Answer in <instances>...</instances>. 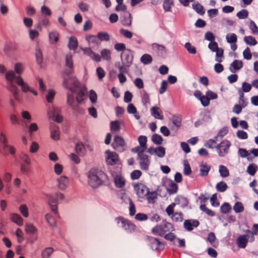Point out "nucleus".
Segmentation results:
<instances>
[{"label":"nucleus","instance_id":"15","mask_svg":"<svg viewBox=\"0 0 258 258\" xmlns=\"http://www.w3.org/2000/svg\"><path fill=\"white\" fill-rule=\"evenodd\" d=\"M149 241L151 244L152 247L157 251L162 250L164 248V244L160 241L158 238L151 237Z\"/></svg>","mask_w":258,"mask_h":258},{"label":"nucleus","instance_id":"32","mask_svg":"<svg viewBox=\"0 0 258 258\" xmlns=\"http://www.w3.org/2000/svg\"><path fill=\"white\" fill-rule=\"evenodd\" d=\"M146 197L149 203L154 204L157 199V194L155 191L150 192L149 191Z\"/></svg>","mask_w":258,"mask_h":258},{"label":"nucleus","instance_id":"35","mask_svg":"<svg viewBox=\"0 0 258 258\" xmlns=\"http://www.w3.org/2000/svg\"><path fill=\"white\" fill-rule=\"evenodd\" d=\"M216 188L218 191L223 192L227 190L228 185L225 182L220 181L217 183Z\"/></svg>","mask_w":258,"mask_h":258},{"label":"nucleus","instance_id":"44","mask_svg":"<svg viewBox=\"0 0 258 258\" xmlns=\"http://www.w3.org/2000/svg\"><path fill=\"white\" fill-rule=\"evenodd\" d=\"M193 9L199 14L203 15L205 14V9L204 7L200 4H194L192 5Z\"/></svg>","mask_w":258,"mask_h":258},{"label":"nucleus","instance_id":"38","mask_svg":"<svg viewBox=\"0 0 258 258\" xmlns=\"http://www.w3.org/2000/svg\"><path fill=\"white\" fill-rule=\"evenodd\" d=\"M216 54V61L218 62H221L223 61L224 58V50L222 48H220L217 51H215Z\"/></svg>","mask_w":258,"mask_h":258},{"label":"nucleus","instance_id":"47","mask_svg":"<svg viewBox=\"0 0 258 258\" xmlns=\"http://www.w3.org/2000/svg\"><path fill=\"white\" fill-rule=\"evenodd\" d=\"M122 23L124 26H131L132 24V16L130 13H126V16L122 21Z\"/></svg>","mask_w":258,"mask_h":258},{"label":"nucleus","instance_id":"4","mask_svg":"<svg viewBox=\"0 0 258 258\" xmlns=\"http://www.w3.org/2000/svg\"><path fill=\"white\" fill-rule=\"evenodd\" d=\"M174 230V227L170 223L165 222L157 225L152 229V233L159 236H164L167 232Z\"/></svg>","mask_w":258,"mask_h":258},{"label":"nucleus","instance_id":"29","mask_svg":"<svg viewBox=\"0 0 258 258\" xmlns=\"http://www.w3.org/2000/svg\"><path fill=\"white\" fill-rule=\"evenodd\" d=\"M100 54H101V56H100L101 58H102L103 59L107 60V61H109L111 60V51L110 50L106 49V48L103 49L101 51Z\"/></svg>","mask_w":258,"mask_h":258},{"label":"nucleus","instance_id":"62","mask_svg":"<svg viewBox=\"0 0 258 258\" xmlns=\"http://www.w3.org/2000/svg\"><path fill=\"white\" fill-rule=\"evenodd\" d=\"M220 209L223 213L226 214L230 211L231 208L229 204L225 203L221 206Z\"/></svg>","mask_w":258,"mask_h":258},{"label":"nucleus","instance_id":"50","mask_svg":"<svg viewBox=\"0 0 258 258\" xmlns=\"http://www.w3.org/2000/svg\"><path fill=\"white\" fill-rule=\"evenodd\" d=\"M171 218L173 221L181 222L183 220V214L181 212H175L172 214Z\"/></svg>","mask_w":258,"mask_h":258},{"label":"nucleus","instance_id":"10","mask_svg":"<svg viewBox=\"0 0 258 258\" xmlns=\"http://www.w3.org/2000/svg\"><path fill=\"white\" fill-rule=\"evenodd\" d=\"M139 146H137L132 149L134 152H145L147 149V138L145 136H140L138 138Z\"/></svg>","mask_w":258,"mask_h":258},{"label":"nucleus","instance_id":"31","mask_svg":"<svg viewBox=\"0 0 258 258\" xmlns=\"http://www.w3.org/2000/svg\"><path fill=\"white\" fill-rule=\"evenodd\" d=\"M208 241L214 247H217L218 245V241L216 240V236L213 232H210L208 237Z\"/></svg>","mask_w":258,"mask_h":258},{"label":"nucleus","instance_id":"11","mask_svg":"<svg viewBox=\"0 0 258 258\" xmlns=\"http://www.w3.org/2000/svg\"><path fill=\"white\" fill-rule=\"evenodd\" d=\"M117 220L121 222V227L127 232L131 233L135 230V225L130 221L122 217L118 218Z\"/></svg>","mask_w":258,"mask_h":258},{"label":"nucleus","instance_id":"59","mask_svg":"<svg viewBox=\"0 0 258 258\" xmlns=\"http://www.w3.org/2000/svg\"><path fill=\"white\" fill-rule=\"evenodd\" d=\"M233 209L236 213H240L243 211L244 207L240 202H236L233 207Z\"/></svg>","mask_w":258,"mask_h":258},{"label":"nucleus","instance_id":"58","mask_svg":"<svg viewBox=\"0 0 258 258\" xmlns=\"http://www.w3.org/2000/svg\"><path fill=\"white\" fill-rule=\"evenodd\" d=\"M31 170L30 164L23 163L21 166V171L24 173H28Z\"/></svg>","mask_w":258,"mask_h":258},{"label":"nucleus","instance_id":"2","mask_svg":"<svg viewBox=\"0 0 258 258\" xmlns=\"http://www.w3.org/2000/svg\"><path fill=\"white\" fill-rule=\"evenodd\" d=\"M6 78L9 82L8 86L10 91L12 93L14 98L16 99H18V88L13 84L15 82L21 87L22 90L24 92H30L34 95H37V92L32 88L29 87L27 84L25 83L22 78L20 76H16L15 73L13 71H8L6 73Z\"/></svg>","mask_w":258,"mask_h":258},{"label":"nucleus","instance_id":"22","mask_svg":"<svg viewBox=\"0 0 258 258\" xmlns=\"http://www.w3.org/2000/svg\"><path fill=\"white\" fill-rule=\"evenodd\" d=\"M243 67V62L241 60H234L231 64L230 70L231 72L235 73L237 70H240Z\"/></svg>","mask_w":258,"mask_h":258},{"label":"nucleus","instance_id":"52","mask_svg":"<svg viewBox=\"0 0 258 258\" xmlns=\"http://www.w3.org/2000/svg\"><path fill=\"white\" fill-rule=\"evenodd\" d=\"M152 48L154 51H156L158 52H163L166 51V48L165 46L157 43L153 44Z\"/></svg>","mask_w":258,"mask_h":258},{"label":"nucleus","instance_id":"48","mask_svg":"<svg viewBox=\"0 0 258 258\" xmlns=\"http://www.w3.org/2000/svg\"><path fill=\"white\" fill-rule=\"evenodd\" d=\"M141 61L144 64H149L152 61V58L150 54H145L141 57Z\"/></svg>","mask_w":258,"mask_h":258},{"label":"nucleus","instance_id":"64","mask_svg":"<svg viewBox=\"0 0 258 258\" xmlns=\"http://www.w3.org/2000/svg\"><path fill=\"white\" fill-rule=\"evenodd\" d=\"M16 235L17 237L18 242L19 243H22L24 240L23 233L20 228L17 229Z\"/></svg>","mask_w":258,"mask_h":258},{"label":"nucleus","instance_id":"40","mask_svg":"<svg viewBox=\"0 0 258 258\" xmlns=\"http://www.w3.org/2000/svg\"><path fill=\"white\" fill-rule=\"evenodd\" d=\"M244 41L246 44L249 45H255L257 43L255 38L252 36L244 37Z\"/></svg>","mask_w":258,"mask_h":258},{"label":"nucleus","instance_id":"20","mask_svg":"<svg viewBox=\"0 0 258 258\" xmlns=\"http://www.w3.org/2000/svg\"><path fill=\"white\" fill-rule=\"evenodd\" d=\"M178 185L172 180L166 182V188L169 194H174L178 190Z\"/></svg>","mask_w":258,"mask_h":258},{"label":"nucleus","instance_id":"54","mask_svg":"<svg viewBox=\"0 0 258 258\" xmlns=\"http://www.w3.org/2000/svg\"><path fill=\"white\" fill-rule=\"evenodd\" d=\"M249 28L251 30L252 33L255 35H258V27L255 23L252 20L250 21Z\"/></svg>","mask_w":258,"mask_h":258},{"label":"nucleus","instance_id":"51","mask_svg":"<svg viewBox=\"0 0 258 258\" xmlns=\"http://www.w3.org/2000/svg\"><path fill=\"white\" fill-rule=\"evenodd\" d=\"M152 142L157 145H161L163 142L162 137L158 134H154L152 137Z\"/></svg>","mask_w":258,"mask_h":258},{"label":"nucleus","instance_id":"14","mask_svg":"<svg viewBox=\"0 0 258 258\" xmlns=\"http://www.w3.org/2000/svg\"><path fill=\"white\" fill-rule=\"evenodd\" d=\"M105 153L106 154V161L107 164L113 165L117 163L118 156L115 152L107 150Z\"/></svg>","mask_w":258,"mask_h":258},{"label":"nucleus","instance_id":"8","mask_svg":"<svg viewBox=\"0 0 258 258\" xmlns=\"http://www.w3.org/2000/svg\"><path fill=\"white\" fill-rule=\"evenodd\" d=\"M113 148L118 152L125 150V144L123 139L119 136H116L112 144Z\"/></svg>","mask_w":258,"mask_h":258},{"label":"nucleus","instance_id":"17","mask_svg":"<svg viewBox=\"0 0 258 258\" xmlns=\"http://www.w3.org/2000/svg\"><path fill=\"white\" fill-rule=\"evenodd\" d=\"M248 241V237L247 235H241L237 238L236 243L238 246L241 248L246 247Z\"/></svg>","mask_w":258,"mask_h":258},{"label":"nucleus","instance_id":"21","mask_svg":"<svg viewBox=\"0 0 258 258\" xmlns=\"http://www.w3.org/2000/svg\"><path fill=\"white\" fill-rule=\"evenodd\" d=\"M151 113L156 119L163 120L164 116L162 111L158 107H153L151 108Z\"/></svg>","mask_w":258,"mask_h":258},{"label":"nucleus","instance_id":"3","mask_svg":"<svg viewBox=\"0 0 258 258\" xmlns=\"http://www.w3.org/2000/svg\"><path fill=\"white\" fill-rule=\"evenodd\" d=\"M87 175L89 185L94 188L101 185L107 178L103 171L95 168H91L87 172Z\"/></svg>","mask_w":258,"mask_h":258},{"label":"nucleus","instance_id":"23","mask_svg":"<svg viewBox=\"0 0 258 258\" xmlns=\"http://www.w3.org/2000/svg\"><path fill=\"white\" fill-rule=\"evenodd\" d=\"M211 169V166L207 163L202 162L200 165V175L202 176H207Z\"/></svg>","mask_w":258,"mask_h":258},{"label":"nucleus","instance_id":"24","mask_svg":"<svg viewBox=\"0 0 258 258\" xmlns=\"http://www.w3.org/2000/svg\"><path fill=\"white\" fill-rule=\"evenodd\" d=\"M114 181L116 186L118 188L123 187L125 184V180L124 177L120 175H116L114 178Z\"/></svg>","mask_w":258,"mask_h":258},{"label":"nucleus","instance_id":"46","mask_svg":"<svg viewBox=\"0 0 258 258\" xmlns=\"http://www.w3.org/2000/svg\"><path fill=\"white\" fill-rule=\"evenodd\" d=\"M97 38L101 41H107L109 40L110 37L107 32H100L97 34Z\"/></svg>","mask_w":258,"mask_h":258},{"label":"nucleus","instance_id":"13","mask_svg":"<svg viewBox=\"0 0 258 258\" xmlns=\"http://www.w3.org/2000/svg\"><path fill=\"white\" fill-rule=\"evenodd\" d=\"M49 114L52 120L57 122H61L62 121V117L60 115V111L59 108L53 107L50 109Z\"/></svg>","mask_w":258,"mask_h":258},{"label":"nucleus","instance_id":"45","mask_svg":"<svg viewBox=\"0 0 258 258\" xmlns=\"http://www.w3.org/2000/svg\"><path fill=\"white\" fill-rule=\"evenodd\" d=\"M227 42L229 43H236L237 41V37L234 33H229L226 37Z\"/></svg>","mask_w":258,"mask_h":258},{"label":"nucleus","instance_id":"53","mask_svg":"<svg viewBox=\"0 0 258 258\" xmlns=\"http://www.w3.org/2000/svg\"><path fill=\"white\" fill-rule=\"evenodd\" d=\"M217 139H210L208 140L206 143L205 144V146L206 147H208L209 148L213 149L214 148H216L217 147V143L216 140Z\"/></svg>","mask_w":258,"mask_h":258},{"label":"nucleus","instance_id":"55","mask_svg":"<svg viewBox=\"0 0 258 258\" xmlns=\"http://www.w3.org/2000/svg\"><path fill=\"white\" fill-rule=\"evenodd\" d=\"M19 210L21 214L24 217H28L29 216L28 209L26 205H21L19 207Z\"/></svg>","mask_w":258,"mask_h":258},{"label":"nucleus","instance_id":"12","mask_svg":"<svg viewBox=\"0 0 258 258\" xmlns=\"http://www.w3.org/2000/svg\"><path fill=\"white\" fill-rule=\"evenodd\" d=\"M122 63L125 66H129L132 62L133 57L132 55L131 50L127 49L121 54Z\"/></svg>","mask_w":258,"mask_h":258},{"label":"nucleus","instance_id":"34","mask_svg":"<svg viewBox=\"0 0 258 258\" xmlns=\"http://www.w3.org/2000/svg\"><path fill=\"white\" fill-rule=\"evenodd\" d=\"M258 169L257 166L254 163H251L248 165L247 168V172L250 175L253 176Z\"/></svg>","mask_w":258,"mask_h":258},{"label":"nucleus","instance_id":"56","mask_svg":"<svg viewBox=\"0 0 258 258\" xmlns=\"http://www.w3.org/2000/svg\"><path fill=\"white\" fill-rule=\"evenodd\" d=\"M200 209L205 212L208 215L210 216H214L215 215L214 212L211 210L208 209L205 204L200 206Z\"/></svg>","mask_w":258,"mask_h":258},{"label":"nucleus","instance_id":"63","mask_svg":"<svg viewBox=\"0 0 258 258\" xmlns=\"http://www.w3.org/2000/svg\"><path fill=\"white\" fill-rule=\"evenodd\" d=\"M96 73L97 76L100 80H102V79L105 76V72L101 67H98L96 69Z\"/></svg>","mask_w":258,"mask_h":258},{"label":"nucleus","instance_id":"18","mask_svg":"<svg viewBox=\"0 0 258 258\" xmlns=\"http://www.w3.org/2000/svg\"><path fill=\"white\" fill-rule=\"evenodd\" d=\"M200 223L196 220H186L184 222V227L188 231H191L194 227L199 226Z\"/></svg>","mask_w":258,"mask_h":258},{"label":"nucleus","instance_id":"39","mask_svg":"<svg viewBox=\"0 0 258 258\" xmlns=\"http://www.w3.org/2000/svg\"><path fill=\"white\" fill-rule=\"evenodd\" d=\"M174 5V0H164L163 3V8L165 11L170 12L171 10V7Z\"/></svg>","mask_w":258,"mask_h":258},{"label":"nucleus","instance_id":"49","mask_svg":"<svg viewBox=\"0 0 258 258\" xmlns=\"http://www.w3.org/2000/svg\"><path fill=\"white\" fill-rule=\"evenodd\" d=\"M53 252V249L52 247H47L44 249L42 252L43 258H49Z\"/></svg>","mask_w":258,"mask_h":258},{"label":"nucleus","instance_id":"9","mask_svg":"<svg viewBox=\"0 0 258 258\" xmlns=\"http://www.w3.org/2000/svg\"><path fill=\"white\" fill-rule=\"evenodd\" d=\"M134 187L137 195L141 198L146 197L149 191L147 186L142 183H138L135 184Z\"/></svg>","mask_w":258,"mask_h":258},{"label":"nucleus","instance_id":"42","mask_svg":"<svg viewBox=\"0 0 258 258\" xmlns=\"http://www.w3.org/2000/svg\"><path fill=\"white\" fill-rule=\"evenodd\" d=\"M219 172L222 177H227L229 175V170L224 165L219 166Z\"/></svg>","mask_w":258,"mask_h":258},{"label":"nucleus","instance_id":"28","mask_svg":"<svg viewBox=\"0 0 258 258\" xmlns=\"http://www.w3.org/2000/svg\"><path fill=\"white\" fill-rule=\"evenodd\" d=\"M238 154L239 156L242 158L247 157L248 161H252L253 160V157L249 155V150L247 151L245 149L239 148L238 150Z\"/></svg>","mask_w":258,"mask_h":258},{"label":"nucleus","instance_id":"36","mask_svg":"<svg viewBox=\"0 0 258 258\" xmlns=\"http://www.w3.org/2000/svg\"><path fill=\"white\" fill-rule=\"evenodd\" d=\"M78 46V41L77 38L72 36L70 38L68 47L70 49L75 50Z\"/></svg>","mask_w":258,"mask_h":258},{"label":"nucleus","instance_id":"16","mask_svg":"<svg viewBox=\"0 0 258 258\" xmlns=\"http://www.w3.org/2000/svg\"><path fill=\"white\" fill-rule=\"evenodd\" d=\"M85 55L89 56L94 61L99 62L101 61V57L98 53L93 51L90 48H85L83 49Z\"/></svg>","mask_w":258,"mask_h":258},{"label":"nucleus","instance_id":"6","mask_svg":"<svg viewBox=\"0 0 258 258\" xmlns=\"http://www.w3.org/2000/svg\"><path fill=\"white\" fill-rule=\"evenodd\" d=\"M230 146L231 143L227 140L222 141L219 144L217 145L216 149L219 156L224 157L227 154Z\"/></svg>","mask_w":258,"mask_h":258},{"label":"nucleus","instance_id":"43","mask_svg":"<svg viewBox=\"0 0 258 258\" xmlns=\"http://www.w3.org/2000/svg\"><path fill=\"white\" fill-rule=\"evenodd\" d=\"M120 128V123L118 120L112 121L110 122V130L112 132L119 131Z\"/></svg>","mask_w":258,"mask_h":258},{"label":"nucleus","instance_id":"7","mask_svg":"<svg viewBox=\"0 0 258 258\" xmlns=\"http://www.w3.org/2000/svg\"><path fill=\"white\" fill-rule=\"evenodd\" d=\"M141 168L143 170H148L150 163L149 156L145 152H137Z\"/></svg>","mask_w":258,"mask_h":258},{"label":"nucleus","instance_id":"37","mask_svg":"<svg viewBox=\"0 0 258 258\" xmlns=\"http://www.w3.org/2000/svg\"><path fill=\"white\" fill-rule=\"evenodd\" d=\"M26 233L30 234H34L37 232V228L31 224H26L25 225Z\"/></svg>","mask_w":258,"mask_h":258},{"label":"nucleus","instance_id":"57","mask_svg":"<svg viewBox=\"0 0 258 258\" xmlns=\"http://www.w3.org/2000/svg\"><path fill=\"white\" fill-rule=\"evenodd\" d=\"M156 155L160 158L163 157L165 155V149L162 146L156 148Z\"/></svg>","mask_w":258,"mask_h":258},{"label":"nucleus","instance_id":"33","mask_svg":"<svg viewBox=\"0 0 258 258\" xmlns=\"http://www.w3.org/2000/svg\"><path fill=\"white\" fill-rule=\"evenodd\" d=\"M140 94L142 98V103L144 104V105H147V104L149 103L150 101L149 95L145 90L141 91Z\"/></svg>","mask_w":258,"mask_h":258},{"label":"nucleus","instance_id":"19","mask_svg":"<svg viewBox=\"0 0 258 258\" xmlns=\"http://www.w3.org/2000/svg\"><path fill=\"white\" fill-rule=\"evenodd\" d=\"M58 187L61 190L66 189L69 184V180L68 177L64 176H60L57 179Z\"/></svg>","mask_w":258,"mask_h":258},{"label":"nucleus","instance_id":"41","mask_svg":"<svg viewBox=\"0 0 258 258\" xmlns=\"http://www.w3.org/2000/svg\"><path fill=\"white\" fill-rule=\"evenodd\" d=\"M59 34L56 31H52L49 34V41L51 43L56 42L58 40Z\"/></svg>","mask_w":258,"mask_h":258},{"label":"nucleus","instance_id":"61","mask_svg":"<svg viewBox=\"0 0 258 258\" xmlns=\"http://www.w3.org/2000/svg\"><path fill=\"white\" fill-rule=\"evenodd\" d=\"M185 47L191 54H195L197 52L196 48L192 46L189 42H186L185 44Z\"/></svg>","mask_w":258,"mask_h":258},{"label":"nucleus","instance_id":"25","mask_svg":"<svg viewBox=\"0 0 258 258\" xmlns=\"http://www.w3.org/2000/svg\"><path fill=\"white\" fill-rule=\"evenodd\" d=\"M171 121L176 128H179L181 125L182 118L180 115H173L171 117Z\"/></svg>","mask_w":258,"mask_h":258},{"label":"nucleus","instance_id":"30","mask_svg":"<svg viewBox=\"0 0 258 258\" xmlns=\"http://www.w3.org/2000/svg\"><path fill=\"white\" fill-rule=\"evenodd\" d=\"M11 220L19 226H21L23 224V220L22 218L18 214H12L11 216Z\"/></svg>","mask_w":258,"mask_h":258},{"label":"nucleus","instance_id":"60","mask_svg":"<svg viewBox=\"0 0 258 258\" xmlns=\"http://www.w3.org/2000/svg\"><path fill=\"white\" fill-rule=\"evenodd\" d=\"M248 12L245 9H243L237 13V16L239 19H243L248 17Z\"/></svg>","mask_w":258,"mask_h":258},{"label":"nucleus","instance_id":"5","mask_svg":"<svg viewBox=\"0 0 258 258\" xmlns=\"http://www.w3.org/2000/svg\"><path fill=\"white\" fill-rule=\"evenodd\" d=\"M64 198V195L59 192H57L55 195L50 197L48 200V203L50 205L51 211L54 214H57V202L58 200H62Z\"/></svg>","mask_w":258,"mask_h":258},{"label":"nucleus","instance_id":"1","mask_svg":"<svg viewBox=\"0 0 258 258\" xmlns=\"http://www.w3.org/2000/svg\"><path fill=\"white\" fill-rule=\"evenodd\" d=\"M66 66L68 69H65L63 72V86L71 91L72 93L76 94V100L78 102L80 103L83 100L85 93L79 87V83L76 78L70 76L73 72V62L71 53L66 55Z\"/></svg>","mask_w":258,"mask_h":258},{"label":"nucleus","instance_id":"27","mask_svg":"<svg viewBox=\"0 0 258 258\" xmlns=\"http://www.w3.org/2000/svg\"><path fill=\"white\" fill-rule=\"evenodd\" d=\"M51 138L54 140H58L59 139V132L57 126L55 125L51 127Z\"/></svg>","mask_w":258,"mask_h":258},{"label":"nucleus","instance_id":"26","mask_svg":"<svg viewBox=\"0 0 258 258\" xmlns=\"http://www.w3.org/2000/svg\"><path fill=\"white\" fill-rule=\"evenodd\" d=\"M238 93L239 95V105L241 106L243 108L246 107L247 105L248 102L247 101L246 99L244 97V94L241 91V89H239Z\"/></svg>","mask_w":258,"mask_h":258}]
</instances>
